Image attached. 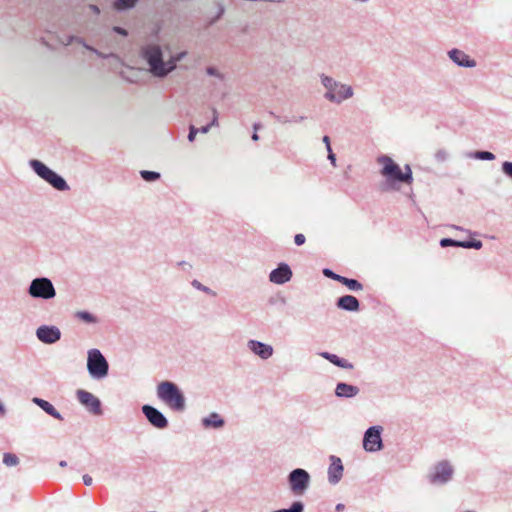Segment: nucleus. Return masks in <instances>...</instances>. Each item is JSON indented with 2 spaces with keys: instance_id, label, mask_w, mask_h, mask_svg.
Returning <instances> with one entry per match:
<instances>
[{
  "instance_id": "nucleus-4",
  "label": "nucleus",
  "mask_w": 512,
  "mask_h": 512,
  "mask_svg": "<svg viewBox=\"0 0 512 512\" xmlns=\"http://www.w3.org/2000/svg\"><path fill=\"white\" fill-rule=\"evenodd\" d=\"M29 166L38 177L47 182L54 189L58 191H68L70 189L66 180L61 175L50 169L40 160H30Z\"/></svg>"
},
{
  "instance_id": "nucleus-12",
  "label": "nucleus",
  "mask_w": 512,
  "mask_h": 512,
  "mask_svg": "<svg viewBox=\"0 0 512 512\" xmlns=\"http://www.w3.org/2000/svg\"><path fill=\"white\" fill-rule=\"evenodd\" d=\"M35 335L40 342L52 345L61 339L62 334L55 325H41L36 329Z\"/></svg>"
},
{
  "instance_id": "nucleus-34",
  "label": "nucleus",
  "mask_w": 512,
  "mask_h": 512,
  "mask_svg": "<svg viewBox=\"0 0 512 512\" xmlns=\"http://www.w3.org/2000/svg\"><path fill=\"white\" fill-rule=\"evenodd\" d=\"M501 170L505 176L512 180V162L504 161L501 165Z\"/></svg>"
},
{
  "instance_id": "nucleus-37",
  "label": "nucleus",
  "mask_w": 512,
  "mask_h": 512,
  "mask_svg": "<svg viewBox=\"0 0 512 512\" xmlns=\"http://www.w3.org/2000/svg\"><path fill=\"white\" fill-rule=\"evenodd\" d=\"M192 285H193V287H195L196 289H198V290H200V291H203V292H205V293H207V294H214V293L212 292V290H211L209 287L202 285V284H201L199 281H197V280H193Z\"/></svg>"
},
{
  "instance_id": "nucleus-47",
  "label": "nucleus",
  "mask_w": 512,
  "mask_h": 512,
  "mask_svg": "<svg viewBox=\"0 0 512 512\" xmlns=\"http://www.w3.org/2000/svg\"><path fill=\"white\" fill-rule=\"evenodd\" d=\"M452 229H455V230H459V231H465L466 233H468L469 235H472L473 233L470 231V230H465L464 228L460 227V226H457V225H451L450 226Z\"/></svg>"
},
{
  "instance_id": "nucleus-23",
  "label": "nucleus",
  "mask_w": 512,
  "mask_h": 512,
  "mask_svg": "<svg viewBox=\"0 0 512 512\" xmlns=\"http://www.w3.org/2000/svg\"><path fill=\"white\" fill-rule=\"evenodd\" d=\"M75 317L88 324L98 323V318L88 311H78L76 312Z\"/></svg>"
},
{
  "instance_id": "nucleus-27",
  "label": "nucleus",
  "mask_w": 512,
  "mask_h": 512,
  "mask_svg": "<svg viewBox=\"0 0 512 512\" xmlns=\"http://www.w3.org/2000/svg\"><path fill=\"white\" fill-rule=\"evenodd\" d=\"M140 175H141L142 179L147 182H153L160 178V173L155 172V171H149V170L140 171Z\"/></svg>"
},
{
  "instance_id": "nucleus-24",
  "label": "nucleus",
  "mask_w": 512,
  "mask_h": 512,
  "mask_svg": "<svg viewBox=\"0 0 512 512\" xmlns=\"http://www.w3.org/2000/svg\"><path fill=\"white\" fill-rule=\"evenodd\" d=\"M74 42L78 43V44H81L84 48H86L87 50L89 51H92L93 53H95L98 57L100 58H108L109 55L107 54H104L102 52H100L99 50L95 49L94 47L90 46L89 44H87L82 38L80 37H77V36H74ZM112 54H110L111 56Z\"/></svg>"
},
{
  "instance_id": "nucleus-48",
  "label": "nucleus",
  "mask_w": 512,
  "mask_h": 512,
  "mask_svg": "<svg viewBox=\"0 0 512 512\" xmlns=\"http://www.w3.org/2000/svg\"><path fill=\"white\" fill-rule=\"evenodd\" d=\"M328 160L331 162L333 166H336V156L335 154L328 155Z\"/></svg>"
},
{
  "instance_id": "nucleus-41",
  "label": "nucleus",
  "mask_w": 512,
  "mask_h": 512,
  "mask_svg": "<svg viewBox=\"0 0 512 512\" xmlns=\"http://www.w3.org/2000/svg\"><path fill=\"white\" fill-rule=\"evenodd\" d=\"M447 158V152L444 150H440L436 153V159L438 161H444Z\"/></svg>"
},
{
  "instance_id": "nucleus-32",
  "label": "nucleus",
  "mask_w": 512,
  "mask_h": 512,
  "mask_svg": "<svg viewBox=\"0 0 512 512\" xmlns=\"http://www.w3.org/2000/svg\"><path fill=\"white\" fill-rule=\"evenodd\" d=\"M323 275L327 278H330V279H333V280H336V281H339L341 283H343V280L345 279V277L341 276V275H338L336 273H334L331 269L329 268H324L323 271H322Z\"/></svg>"
},
{
  "instance_id": "nucleus-46",
  "label": "nucleus",
  "mask_w": 512,
  "mask_h": 512,
  "mask_svg": "<svg viewBox=\"0 0 512 512\" xmlns=\"http://www.w3.org/2000/svg\"><path fill=\"white\" fill-rule=\"evenodd\" d=\"M211 129V125L207 124L205 126H202L201 128H199V132L200 133H203V134H206L209 132V130Z\"/></svg>"
},
{
  "instance_id": "nucleus-11",
  "label": "nucleus",
  "mask_w": 512,
  "mask_h": 512,
  "mask_svg": "<svg viewBox=\"0 0 512 512\" xmlns=\"http://www.w3.org/2000/svg\"><path fill=\"white\" fill-rule=\"evenodd\" d=\"M76 398L79 403L86 408L88 412L93 415H101V401L91 392H88L83 389H79L76 391Z\"/></svg>"
},
{
  "instance_id": "nucleus-20",
  "label": "nucleus",
  "mask_w": 512,
  "mask_h": 512,
  "mask_svg": "<svg viewBox=\"0 0 512 512\" xmlns=\"http://www.w3.org/2000/svg\"><path fill=\"white\" fill-rule=\"evenodd\" d=\"M319 355L338 367L352 368V364H350L347 360L340 358L336 354H332L329 352H321L319 353Z\"/></svg>"
},
{
  "instance_id": "nucleus-28",
  "label": "nucleus",
  "mask_w": 512,
  "mask_h": 512,
  "mask_svg": "<svg viewBox=\"0 0 512 512\" xmlns=\"http://www.w3.org/2000/svg\"><path fill=\"white\" fill-rule=\"evenodd\" d=\"M3 463L8 467L16 466L19 463V458L13 453H5Z\"/></svg>"
},
{
  "instance_id": "nucleus-9",
  "label": "nucleus",
  "mask_w": 512,
  "mask_h": 512,
  "mask_svg": "<svg viewBox=\"0 0 512 512\" xmlns=\"http://www.w3.org/2000/svg\"><path fill=\"white\" fill-rule=\"evenodd\" d=\"M287 481L294 495H303L310 486L311 476L305 469L296 468L288 474Z\"/></svg>"
},
{
  "instance_id": "nucleus-51",
  "label": "nucleus",
  "mask_w": 512,
  "mask_h": 512,
  "mask_svg": "<svg viewBox=\"0 0 512 512\" xmlns=\"http://www.w3.org/2000/svg\"><path fill=\"white\" fill-rule=\"evenodd\" d=\"M323 142L325 143L326 148H329V146H331L329 136H324Z\"/></svg>"
},
{
  "instance_id": "nucleus-44",
  "label": "nucleus",
  "mask_w": 512,
  "mask_h": 512,
  "mask_svg": "<svg viewBox=\"0 0 512 512\" xmlns=\"http://www.w3.org/2000/svg\"><path fill=\"white\" fill-rule=\"evenodd\" d=\"M64 45H70L74 42V36H67L65 40H61Z\"/></svg>"
},
{
  "instance_id": "nucleus-1",
  "label": "nucleus",
  "mask_w": 512,
  "mask_h": 512,
  "mask_svg": "<svg viewBox=\"0 0 512 512\" xmlns=\"http://www.w3.org/2000/svg\"><path fill=\"white\" fill-rule=\"evenodd\" d=\"M377 163L381 166L380 174L386 180V189H395L396 183L412 184L413 174L410 165L406 164L402 170L388 155L379 156Z\"/></svg>"
},
{
  "instance_id": "nucleus-30",
  "label": "nucleus",
  "mask_w": 512,
  "mask_h": 512,
  "mask_svg": "<svg viewBox=\"0 0 512 512\" xmlns=\"http://www.w3.org/2000/svg\"><path fill=\"white\" fill-rule=\"evenodd\" d=\"M474 157L479 160L492 161L495 159V155L489 151H477L474 154Z\"/></svg>"
},
{
  "instance_id": "nucleus-53",
  "label": "nucleus",
  "mask_w": 512,
  "mask_h": 512,
  "mask_svg": "<svg viewBox=\"0 0 512 512\" xmlns=\"http://www.w3.org/2000/svg\"><path fill=\"white\" fill-rule=\"evenodd\" d=\"M359 309V301L354 297V312Z\"/></svg>"
},
{
  "instance_id": "nucleus-16",
  "label": "nucleus",
  "mask_w": 512,
  "mask_h": 512,
  "mask_svg": "<svg viewBox=\"0 0 512 512\" xmlns=\"http://www.w3.org/2000/svg\"><path fill=\"white\" fill-rule=\"evenodd\" d=\"M247 347L253 354L262 360L269 359L274 353V349L270 344L258 340H249L247 342Z\"/></svg>"
},
{
  "instance_id": "nucleus-45",
  "label": "nucleus",
  "mask_w": 512,
  "mask_h": 512,
  "mask_svg": "<svg viewBox=\"0 0 512 512\" xmlns=\"http://www.w3.org/2000/svg\"><path fill=\"white\" fill-rule=\"evenodd\" d=\"M343 284L346 285L348 287V289L352 290V286H353L352 278L345 277V279L343 280Z\"/></svg>"
},
{
  "instance_id": "nucleus-5",
  "label": "nucleus",
  "mask_w": 512,
  "mask_h": 512,
  "mask_svg": "<svg viewBox=\"0 0 512 512\" xmlns=\"http://www.w3.org/2000/svg\"><path fill=\"white\" fill-rule=\"evenodd\" d=\"M320 79L326 89L324 97L330 102L341 103L343 100L352 96V88L350 86L341 84L324 74L320 76Z\"/></svg>"
},
{
  "instance_id": "nucleus-19",
  "label": "nucleus",
  "mask_w": 512,
  "mask_h": 512,
  "mask_svg": "<svg viewBox=\"0 0 512 512\" xmlns=\"http://www.w3.org/2000/svg\"><path fill=\"white\" fill-rule=\"evenodd\" d=\"M203 427L219 429L225 425L224 419L216 412L210 413L201 420Z\"/></svg>"
},
{
  "instance_id": "nucleus-2",
  "label": "nucleus",
  "mask_w": 512,
  "mask_h": 512,
  "mask_svg": "<svg viewBox=\"0 0 512 512\" xmlns=\"http://www.w3.org/2000/svg\"><path fill=\"white\" fill-rule=\"evenodd\" d=\"M141 56L149 65V71L154 77L165 78L173 72V65L164 61L163 51L158 44H146L141 48Z\"/></svg>"
},
{
  "instance_id": "nucleus-7",
  "label": "nucleus",
  "mask_w": 512,
  "mask_h": 512,
  "mask_svg": "<svg viewBox=\"0 0 512 512\" xmlns=\"http://www.w3.org/2000/svg\"><path fill=\"white\" fill-rule=\"evenodd\" d=\"M454 472V466L450 461L441 460L430 468L427 480L432 485L443 486L453 479Z\"/></svg>"
},
{
  "instance_id": "nucleus-6",
  "label": "nucleus",
  "mask_w": 512,
  "mask_h": 512,
  "mask_svg": "<svg viewBox=\"0 0 512 512\" xmlns=\"http://www.w3.org/2000/svg\"><path fill=\"white\" fill-rule=\"evenodd\" d=\"M87 370L93 379H103L109 373V364L99 349L92 348L87 352Z\"/></svg>"
},
{
  "instance_id": "nucleus-50",
  "label": "nucleus",
  "mask_w": 512,
  "mask_h": 512,
  "mask_svg": "<svg viewBox=\"0 0 512 512\" xmlns=\"http://www.w3.org/2000/svg\"><path fill=\"white\" fill-rule=\"evenodd\" d=\"M361 289H362V284L354 279V291L361 290Z\"/></svg>"
},
{
  "instance_id": "nucleus-31",
  "label": "nucleus",
  "mask_w": 512,
  "mask_h": 512,
  "mask_svg": "<svg viewBox=\"0 0 512 512\" xmlns=\"http://www.w3.org/2000/svg\"><path fill=\"white\" fill-rule=\"evenodd\" d=\"M463 241L454 240L451 238H443L440 240V246L441 247H448V246H454V247H461L462 248Z\"/></svg>"
},
{
  "instance_id": "nucleus-42",
  "label": "nucleus",
  "mask_w": 512,
  "mask_h": 512,
  "mask_svg": "<svg viewBox=\"0 0 512 512\" xmlns=\"http://www.w3.org/2000/svg\"><path fill=\"white\" fill-rule=\"evenodd\" d=\"M113 31L116 32L117 34L122 35V36H127L128 35L127 30L122 28V27H119V26H114L113 27Z\"/></svg>"
},
{
  "instance_id": "nucleus-43",
  "label": "nucleus",
  "mask_w": 512,
  "mask_h": 512,
  "mask_svg": "<svg viewBox=\"0 0 512 512\" xmlns=\"http://www.w3.org/2000/svg\"><path fill=\"white\" fill-rule=\"evenodd\" d=\"M83 483L86 485V486H91L92 483H93V479L90 475L88 474H85L83 475Z\"/></svg>"
},
{
  "instance_id": "nucleus-13",
  "label": "nucleus",
  "mask_w": 512,
  "mask_h": 512,
  "mask_svg": "<svg viewBox=\"0 0 512 512\" xmlns=\"http://www.w3.org/2000/svg\"><path fill=\"white\" fill-rule=\"evenodd\" d=\"M141 409L142 413L153 427L157 429H165L168 427V420L159 409L148 404L143 405Z\"/></svg>"
},
{
  "instance_id": "nucleus-40",
  "label": "nucleus",
  "mask_w": 512,
  "mask_h": 512,
  "mask_svg": "<svg viewBox=\"0 0 512 512\" xmlns=\"http://www.w3.org/2000/svg\"><path fill=\"white\" fill-rule=\"evenodd\" d=\"M212 113H213V118H212V121L209 123V125H211V127H215V126L219 125L218 112H217L216 108H212Z\"/></svg>"
},
{
  "instance_id": "nucleus-54",
  "label": "nucleus",
  "mask_w": 512,
  "mask_h": 512,
  "mask_svg": "<svg viewBox=\"0 0 512 512\" xmlns=\"http://www.w3.org/2000/svg\"><path fill=\"white\" fill-rule=\"evenodd\" d=\"M251 138H252V140H253V141H258V140H259V136H258L257 132H254V133L252 134V137H251Z\"/></svg>"
},
{
  "instance_id": "nucleus-15",
  "label": "nucleus",
  "mask_w": 512,
  "mask_h": 512,
  "mask_svg": "<svg viewBox=\"0 0 512 512\" xmlns=\"http://www.w3.org/2000/svg\"><path fill=\"white\" fill-rule=\"evenodd\" d=\"M447 54L449 59L459 67L474 68L477 65L474 59L460 49L453 48Z\"/></svg>"
},
{
  "instance_id": "nucleus-21",
  "label": "nucleus",
  "mask_w": 512,
  "mask_h": 512,
  "mask_svg": "<svg viewBox=\"0 0 512 512\" xmlns=\"http://www.w3.org/2000/svg\"><path fill=\"white\" fill-rule=\"evenodd\" d=\"M335 395L337 397H346L350 398L352 397V385L346 384V383H338L335 389Z\"/></svg>"
},
{
  "instance_id": "nucleus-25",
  "label": "nucleus",
  "mask_w": 512,
  "mask_h": 512,
  "mask_svg": "<svg viewBox=\"0 0 512 512\" xmlns=\"http://www.w3.org/2000/svg\"><path fill=\"white\" fill-rule=\"evenodd\" d=\"M277 122L281 123V124H286V123H298V122H301L305 119L304 116H292V117H288V116H280V115H275L274 113H271Z\"/></svg>"
},
{
  "instance_id": "nucleus-58",
  "label": "nucleus",
  "mask_w": 512,
  "mask_h": 512,
  "mask_svg": "<svg viewBox=\"0 0 512 512\" xmlns=\"http://www.w3.org/2000/svg\"><path fill=\"white\" fill-rule=\"evenodd\" d=\"M357 393H358V390H357V388H356V387H354V391H353L354 396H355Z\"/></svg>"
},
{
  "instance_id": "nucleus-17",
  "label": "nucleus",
  "mask_w": 512,
  "mask_h": 512,
  "mask_svg": "<svg viewBox=\"0 0 512 512\" xmlns=\"http://www.w3.org/2000/svg\"><path fill=\"white\" fill-rule=\"evenodd\" d=\"M330 465L328 467V481L332 485L339 483L343 476V464L339 457L335 455L330 456Z\"/></svg>"
},
{
  "instance_id": "nucleus-52",
  "label": "nucleus",
  "mask_w": 512,
  "mask_h": 512,
  "mask_svg": "<svg viewBox=\"0 0 512 512\" xmlns=\"http://www.w3.org/2000/svg\"><path fill=\"white\" fill-rule=\"evenodd\" d=\"M89 7H90V9H91L94 13H96V14H99V13H100V9L98 8V6H96V5H90Z\"/></svg>"
},
{
  "instance_id": "nucleus-3",
  "label": "nucleus",
  "mask_w": 512,
  "mask_h": 512,
  "mask_svg": "<svg viewBox=\"0 0 512 512\" xmlns=\"http://www.w3.org/2000/svg\"><path fill=\"white\" fill-rule=\"evenodd\" d=\"M156 395L175 412H183L186 409V399L177 384L171 381H163L157 385Z\"/></svg>"
},
{
  "instance_id": "nucleus-36",
  "label": "nucleus",
  "mask_w": 512,
  "mask_h": 512,
  "mask_svg": "<svg viewBox=\"0 0 512 512\" xmlns=\"http://www.w3.org/2000/svg\"><path fill=\"white\" fill-rule=\"evenodd\" d=\"M225 13V7L222 3H217V15L210 20V24L215 23L217 20H219L223 14Z\"/></svg>"
},
{
  "instance_id": "nucleus-14",
  "label": "nucleus",
  "mask_w": 512,
  "mask_h": 512,
  "mask_svg": "<svg viewBox=\"0 0 512 512\" xmlns=\"http://www.w3.org/2000/svg\"><path fill=\"white\" fill-rule=\"evenodd\" d=\"M293 276L290 266L286 263H280L277 268L273 269L269 274V281L283 285L291 280Z\"/></svg>"
},
{
  "instance_id": "nucleus-56",
  "label": "nucleus",
  "mask_w": 512,
  "mask_h": 512,
  "mask_svg": "<svg viewBox=\"0 0 512 512\" xmlns=\"http://www.w3.org/2000/svg\"><path fill=\"white\" fill-rule=\"evenodd\" d=\"M59 465H60V467H66L67 466V462L65 460H61L59 462Z\"/></svg>"
},
{
  "instance_id": "nucleus-10",
  "label": "nucleus",
  "mask_w": 512,
  "mask_h": 512,
  "mask_svg": "<svg viewBox=\"0 0 512 512\" xmlns=\"http://www.w3.org/2000/svg\"><path fill=\"white\" fill-rule=\"evenodd\" d=\"M383 428L381 426H371L364 433L363 449L366 452L374 453L383 449L382 434Z\"/></svg>"
},
{
  "instance_id": "nucleus-29",
  "label": "nucleus",
  "mask_w": 512,
  "mask_h": 512,
  "mask_svg": "<svg viewBox=\"0 0 512 512\" xmlns=\"http://www.w3.org/2000/svg\"><path fill=\"white\" fill-rule=\"evenodd\" d=\"M186 55H187V52L182 51V52H179V53L169 57L168 63H171L173 65V71L176 69L177 63L180 62L182 59H184V57Z\"/></svg>"
},
{
  "instance_id": "nucleus-35",
  "label": "nucleus",
  "mask_w": 512,
  "mask_h": 512,
  "mask_svg": "<svg viewBox=\"0 0 512 512\" xmlns=\"http://www.w3.org/2000/svg\"><path fill=\"white\" fill-rule=\"evenodd\" d=\"M206 73L209 76L218 78L219 80H224V75L220 71H218L215 67H212V66L207 67Z\"/></svg>"
},
{
  "instance_id": "nucleus-39",
  "label": "nucleus",
  "mask_w": 512,
  "mask_h": 512,
  "mask_svg": "<svg viewBox=\"0 0 512 512\" xmlns=\"http://www.w3.org/2000/svg\"><path fill=\"white\" fill-rule=\"evenodd\" d=\"M306 238L303 234H296L294 236V242L297 246H301L305 243Z\"/></svg>"
},
{
  "instance_id": "nucleus-49",
  "label": "nucleus",
  "mask_w": 512,
  "mask_h": 512,
  "mask_svg": "<svg viewBox=\"0 0 512 512\" xmlns=\"http://www.w3.org/2000/svg\"><path fill=\"white\" fill-rule=\"evenodd\" d=\"M345 509V505L342 503H338L335 507L336 512H342Z\"/></svg>"
},
{
  "instance_id": "nucleus-26",
  "label": "nucleus",
  "mask_w": 512,
  "mask_h": 512,
  "mask_svg": "<svg viewBox=\"0 0 512 512\" xmlns=\"http://www.w3.org/2000/svg\"><path fill=\"white\" fill-rule=\"evenodd\" d=\"M337 306L341 309L352 311V295L340 297L337 301Z\"/></svg>"
},
{
  "instance_id": "nucleus-55",
  "label": "nucleus",
  "mask_w": 512,
  "mask_h": 512,
  "mask_svg": "<svg viewBox=\"0 0 512 512\" xmlns=\"http://www.w3.org/2000/svg\"><path fill=\"white\" fill-rule=\"evenodd\" d=\"M260 128H261V125L259 123H255L253 125L254 132H257V130H259Z\"/></svg>"
},
{
  "instance_id": "nucleus-22",
  "label": "nucleus",
  "mask_w": 512,
  "mask_h": 512,
  "mask_svg": "<svg viewBox=\"0 0 512 512\" xmlns=\"http://www.w3.org/2000/svg\"><path fill=\"white\" fill-rule=\"evenodd\" d=\"M138 0H115L113 7L117 11H125L133 8Z\"/></svg>"
},
{
  "instance_id": "nucleus-18",
  "label": "nucleus",
  "mask_w": 512,
  "mask_h": 512,
  "mask_svg": "<svg viewBox=\"0 0 512 512\" xmlns=\"http://www.w3.org/2000/svg\"><path fill=\"white\" fill-rule=\"evenodd\" d=\"M32 402L37 405L39 408H41L45 413L50 415L51 417L57 419V420H63L62 415L60 412L47 400H44L39 397H34L32 399Z\"/></svg>"
},
{
  "instance_id": "nucleus-33",
  "label": "nucleus",
  "mask_w": 512,
  "mask_h": 512,
  "mask_svg": "<svg viewBox=\"0 0 512 512\" xmlns=\"http://www.w3.org/2000/svg\"><path fill=\"white\" fill-rule=\"evenodd\" d=\"M483 246L482 242L480 240H468V241H463V244H462V248H465V249H481Z\"/></svg>"
},
{
  "instance_id": "nucleus-8",
  "label": "nucleus",
  "mask_w": 512,
  "mask_h": 512,
  "mask_svg": "<svg viewBox=\"0 0 512 512\" xmlns=\"http://www.w3.org/2000/svg\"><path fill=\"white\" fill-rule=\"evenodd\" d=\"M30 297L41 300H51L56 296V289L51 279L47 277L34 278L27 289Z\"/></svg>"
},
{
  "instance_id": "nucleus-57",
  "label": "nucleus",
  "mask_w": 512,
  "mask_h": 512,
  "mask_svg": "<svg viewBox=\"0 0 512 512\" xmlns=\"http://www.w3.org/2000/svg\"><path fill=\"white\" fill-rule=\"evenodd\" d=\"M326 149H327L328 155L334 154L331 146H329V148H326Z\"/></svg>"
},
{
  "instance_id": "nucleus-38",
  "label": "nucleus",
  "mask_w": 512,
  "mask_h": 512,
  "mask_svg": "<svg viewBox=\"0 0 512 512\" xmlns=\"http://www.w3.org/2000/svg\"><path fill=\"white\" fill-rule=\"evenodd\" d=\"M197 133H199L198 128H196V127L191 125L190 128H189L188 140L190 142H193L195 140V137H196Z\"/></svg>"
}]
</instances>
